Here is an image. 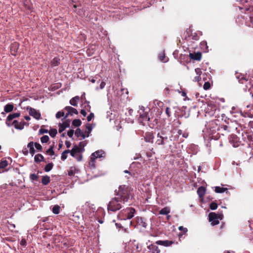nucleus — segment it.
<instances>
[{"label":"nucleus","mask_w":253,"mask_h":253,"mask_svg":"<svg viewBox=\"0 0 253 253\" xmlns=\"http://www.w3.org/2000/svg\"><path fill=\"white\" fill-rule=\"evenodd\" d=\"M117 197L112 199L108 205V210L116 211L123 207L129 199V191L126 186H120Z\"/></svg>","instance_id":"obj_1"},{"label":"nucleus","mask_w":253,"mask_h":253,"mask_svg":"<svg viewBox=\"0 0 253 253\" xmlns=\"http://www.w3.org/2000/svg\"><path fill=\"white\" fill-rule=\"evenodd\" d=\"M122 214H124V219H130L134 216L135 210L132 208H127L121 211ZM121 213L119 215L121 216Z\"/></svg>","instance_id":"obj_2"},{"label":"nucleus","mask_w":253,"mask_h":253,"mask_svg":"<svg viewBox=\"0 0 253 253\" xmlns=\"http://www.w3.org/2000/svg\"><path fill=\"white\" fill-rule=\"evenodd\" d=\"M209 220L211 223V225H215L219 223L218 216L214 212H211L209 215Z\"/></svg>","instance_id":"obj_3"},{"label":"nucleus","mask_w":253,"mask_h":253,"mask_svg":"<svg viewBox=\"0 0 253 253\" xmlns=\"http://www.w3.org/2000/svg\"><path fill=\"white\" fill-rule=\"evenodd\" d=\"M27 110L29 111V114L37 120L41 118V113L39 111L31 107H27Z\"/></svg>","instance_id":"obj_4"},{"label":"nucleus","mask_w":253,"mask_h":253,"mask_svg":"<svg viewBox=\"0 0 253 253\" xmlns=\"http://www.w3.org/2000/svg\"><path fill=\"white\" fill-rule=\"evenodd\" d=\"M229 142L234 147H237L240 145V142L239 141L238 138L234 135L230 136Z\"/></svg>","instance_id":"obj_5"},{"label":"nucleus","mask_w":253,"mask_h":253,"mask_svg":"<svg viewBox=\"0 0 253 253\" xmlns=\"http://www.w3.org/2000/svg\"><path fill=\"white\" fill-rule=\"evenodd\" d=\"M91 158H101L106 157L105 152L102 150H99L93 153L91 155Z\"/></svg>","instance_id":"obj_6"},{"label":"nucleus","mask_w":253,"mask_h":253,"mask_svg":"<svg viewBox=\"0 0 253 253\" xmlns=\"http://www.w3.org/2000/svg\"><path fill=\"white\" fill-rule=\"evenodd\" d=\"M64 109L68 112V113L65 116L66 118L69 115L73 116L74 114L77 115L78 114V111L77 110L71 106H67Z\"/></svg>","instance_id":"obj_7"},{"label":"nucleus","mask_w":253,"mask_h":253,"mask_svg":"<svg viewBox=\"0 0 253 253\" xmlns=\"http://www.w3.org/2000/svg\"><path fill=\"white\" fill-rule=\"evenodd\" d=\"M206 189L204 186L200 187L197 190V194L199 197L201 199V200L203 201V197L206 193Z\"/></svg>","instance_id":"obj_8"},{"label":"nucleus","mask_w":253,"mask_h":253,"mask_svg":"<svg viewBox=\"0 0 253 253\" xmlns=\"http://www.w3.org/2000/svg\"><path fill=\"white\" fill-rule=\"evenodd\" d=\"M173 242L170 241L165 240V241H157L156 242V244L159 245L163 246L165 247H169L172 244Z\"/></svg>","instance_id":"obj_9"},{"label":"nucleus","mask_w":253,"mask_h":253,"mask_svg":"<svg viewBox=\"0 0 253 253\" xmlns=\"http://www.w3.org/2000/svg\"><path fill=\"white\" fill-rule=\"evenodd\" d=\"M148 249L153 253H160L161 251L158 247L153 244L150 245L148 246Z\"/></svg>","instance_id":"obj_10"},{"label":"nucleus","mask_w":253,"mask_h":253,"mask_svg":"<svg viewBox=\"0 0 253 253\" xmlns=\"http://www.w3.org/2000/svg\"><path fill=\"white\" fill-rule=\"evenodd\" d=\"M20 114V113L16 112L15 113L9 115L7 118V121L12 120L14 118H18V117H19ZM6 123L8 126H10V124L9 123H8L7 122H6Z\"/></svg>","instance_id":"obj_11"},{"label":"nucleus","mask_w":253,"mask_h":253,"mask_svg":"<svg viewBox=\"0 0 253 253\" xmlns=\"http://www.w3.org/2000/svg\"><path fill=\"white\" fill-rule=\"evenodd\" d=\"M189 56L190 58L196 60H200L202 57L201 53L200 52H197L194 53H190L189 54Z\"/></svg>","instance_id":"obj_12"},{"label":"nucleus","mask_w":253,"mask_h":253,"mask_svg":"<svg viewBox=\"0 0 253 253\" xmlns=\"http://www.w3.org/2000/svg\"><path fill=\"white\" fill-rule=\"evenodd\" d=\"M158 139L156 143L158 145H164L165 144L164 141L167 139V137H163L159 133L158 134Z\"/></svg>","instance_id":"obj_13"},{"label":"nucleus","mask_w":253,"mask_h":253,"mask_svg":"<svg viewBox=\"0 0 253 253\" xmlns=\"http://www.w3.org/2000/svg\"><path fill=\"white\" fill-rule=\"evenodd\" d=\"M13 124L14 125L15 128L18 129H22L24 128V123L22 122L19 123L17 121H14Z\"/></svg>","instance_id":"obj_14"},{"label":"nucleus","mask_w":253,"mask_h":253,"mask_svg":"<svg viewBox=\"0 0 253 253\" xmlns=\"http://www.w3.org/2000/svg\"><path fill=\"white\" fill-rule=\"evenodd\" d=\"M80 100V97L79 96H76L73 98H72L70 100V104L72 105V106H77V104H78V102Z\"/></svg>","instance_id":"obj_15"},{"label":"nucleus","mask_w":253,"mask_h":253,"mask_svg":"<svg viewBox=\"0 0 253 253\" xmlns=\"http://www.w3.org/2000/svg\"><path fill=\"white\" fill-rule=\"evenodd\" d=\"M27 148L29 150L30 153L31 154V156H33V154L35 153V149L34 148V143L32 142H31L28 143Z\"/></svg>","instance_id":"obj_16"},{"label":"nucleus","mask_w":253,"mask_h":253,"mask_svg":"<svg viewBox=\"0 0 253 253\" xmlns=\"http://www.w3.org/2000/svg\"><path fill=\"white\" fill-rule=\"evenodd\" d=\"M227 190L228 189L226 188L220 187L219 186H216L215 187L214 191L216 193H223V192H224L225 191H227Z\"/></svg>","instance_id":"obj_17"},{"label":"nucleus","mask_w":253,"mask_h":253,"mask_svg":"<svg viewBox=\"0 0 253 253\" xmlns=\"http://www.w3.org/2000/svg\"><path fill=\"white\" fill-rule=\"evenodd\" d=\"M14 106L12 104H8L5 106L4 110L6 113H9L12 111L13 109Z\"/></svg>","instance_id":"obj_18"},{"label":"nucleus","mask_w":253,"mask_h":253,"mask_svg":"<svg viewBox=\"0 0 253 253\" xmlns=\"http://www.w3.org/2000/svg\"><path fill=\"white\" fill-rule=\"evenodd\" d=\"M159 58L161 61L163 62H166L168 60V58L166 57L165 54L164 52H162L159 53Z\"/></svg>","instance_id":"obj_19"},{"label":"nucleus","mask_w":253,"mask_h":253,"mask_svg":"<svg viewBox=\"0 0 253 253\" xmlns=\"http://www.w3.org/2000/svg\"><path fill=\"white\" fill-rule=\"evenodd\" d=\"M50 182V177L48 176H44L42 177V183L46 185L48 184Z\"/></svg>","instance_id":"obj_20"},{"label":"nucleus","mask_w":253,"mask_h":253,"mask_svg":"<svg viewBox=\"0 0 253 253\" xmlns=\"http://www.w3.org/2000/svg\"><path fill=\"white\" fill-rule=\"evenodd\" d=\"M75 135L79 137H82L83 139H84L86 136L82 132L80 129L78 128L76 129L75 132Z\"/></svg>","instance_id":"obj_21"},{"label":"nucleus","mask_w":253,"mask_h":253,"mask_svg":"<svg viewBox=\"0 0 253 253\" xmlns=\"http://www.w3.org/2000/svg\"><path fill=\"white\" fill-rule=\"evenodd\" d=\"M170 212V209L168 207H165L160 211V214L167 215Z\"/></svg>","instance_id":"obj_22"},{"label":"nucleus","mask_w":253,"mask_h":253,"mask_svg":"<svg viewBox=\"0 0 253 253\" xmlns=\"http://www.w3.org/2000/svg\"><path fill=\"white\" fill-rule=\"evenodd\" d=\"M246 87L247 89H248V91L250 92V94L252 95V97H253V86H252L251 83H249Z\"/></svg>","instance_id":"obj_23"},{"label":"nucleus","mask_w":253,"mask_h":253,"mask_svg":"<svg viewBox=\"0 0 253 253\" xmlns=\"http://www.w3.org/2000/svg\"><path fill=\"white\" fill-rule=\"evenodd\" d=\"M81 151V148L78 147H75L71 152V155L72 157H75V153L77 152H80Z\"/></svg>","instance_id":"obj_24"},{"label":"nucleus","mask_w":253,"mask_h":253,"mask_svg":"<svg viewBox=\"0 0 253 253\" xmlns=\"http://www.w3.org/2000/svg\"><path fill=\"white\" fill-rule=\"evenodd\" d=\"M60 207L58 205H55L52 209V212L55 214H58L60 212Z\"/></svg>","instance_id":"obj_25"},{"label":"nucleus","mask_w":253,"mask_h":253,"mask_svg":"<svg viewBox=\"0 0 253 253\" xmlns=\"http://www.w3.org/2000/svg\"><path fill=\"white\" fill-rule=\"evenodd\" d=\"M53 166V165L52 163H49L46 165L44 168L45 171L46 172L49 171L52 169Z\"/></svg>","instance_id":"obj_26"},{"label":"nucleus","mask_w":253,"mask_h":253,"mask_svg":"<svg viewBox=\"0 0 253 253\" xmlns=\"http://www.w3.org/2000/svg\"><path fill=\"white\" fill-rule=\"evenodd\" d=\"M153 139V136L151 133H148L145 138L146 141H148V142H152Z\"/></svg>","instance_id":"obj_27"},{"label":"nucleus","mask_w":253,"mask_h":253,"mask_svg":"<svg viewBox=\"0 0 253 253\" xmlns=\"http://www.w3.org/2000/svg\"><path fill=\"white\" fill-rule=\"evenodd\" d=\"M53 66H57L59 63V59L57 57L54 58L51 62Z\"/></svg>","instance_id":"obj_28"},{"label":"nucleus","mask_w":253,"mask_h":253,"mask_svg":"<svg viewBox=\"0 0 253 253\" xmlns=\"http://www.w3.org/2000/svg\"><path fill=\"white\" fill-rule=\"evenodd\" d=\"M73 125L75 126H79L81 125V121L79 119L74 120L73 121Z\"/></svg>","instance_id":"obj_29"},{"label":"nucleus","mask_w":253,"mask_h":253,"mask_svg":"<svg viewBox=\"0 0 253 253\" xmlns=\"http://www.w3.org/2000/svg\"><path fill=\"white\" fill-rule=\"evenodd\" d=\"M49 140V137L47 135H44L41 138L42 143H46Z\"/></svg>","instance_id":"obj_30"},{"label":"nucleus","mask_w":253,"mask_h":253,"mask_svg":"<svg viewBox=\"0 0 253 253\" xmlns=\"http://www.w3.org/2000/svg\"><path fill=\"white\" fill-rule=\"evenodd\" d=\"M7 162L6 160L3 161L0 163V168L4 169L7 166Z\"/></svg>","instance_id":"obj_31"},{"label":"nucleus","mask_w":253,"mask_h":253,"mask_svg":"<svg viewBox=\"0 0 253 253\" xmlns=\"http://www.w3.org/2000/svg\"><path fill=\"white\" fill-rule=\"evenodd\" d=\"M75 168H71L70 169L68 170V175L69 176H73L74 175L75 173Z\"/></svg>","instance_id":"obj_32"},{"label":"nucleus","mask_w":253,"mask_h":253,"mask_svg":"<svg viewBox=\"0 0 253 253\" xmlns=\"http://www.w3.org/2000/svg\"><path fill=\"white\" fill-rule=\"evenodd\" d=\"M49 133L51 137H53L57 134V130L55 129H52L49 131Z\"/></svg>","instance_id":"obj_33"},{"label":"nucleus","mask_w":253,"mask_h":253,"mask_svg":"<svg viewBox=\"0 0 253 253\" xmlns=\"http://www.w3.org/2000/svg\"><path fill=\"white\" fill-rule=\"evenodd\" d=\"M210 208L211 210H214L215 209H217V205L216 203H214V202H212L211 204H210Z\"/></svg>","instance_id":"obj_34"},{"label":"nucleus","mask_w":253,"mask_h":253,"mask_svg":"<svg viewBox=\"0 0 253 253\" xmlns=\"http://www.w3.org/2000/svg\"><path fill=\"white\" fill-rule=\"evenodd\" d=\"M211 87V84L209 82H206L203 86V88L205 90H208Z\"/></svg>","instance_id":"obj_35"},{"label":"nucleus","mask_w":253,"mask_h":253,"mask_svg":"<svg viewBox=\"0 0 253 253\" xmlns=\"http://www.w3.org/2000/svg\"><path fill=\"white\" fill-rule=\"evenodd\" d=\"M64 115V113L63 112H61V111H59V112H58L56 115V117L57 118V119H59L61 117H63Z\"/></svg>","instance_id":"obj_36"},{"label":"nucleus","mask_w":253,"mask_h":253,"mask_svg":"<svg viewBox=\"0 0 253 253\" xmlns=\"http://www.w3.org/2000/svg\"><path fill=\"white\" fill-rule=\"evenodd\" d=\"M94 127V125L88 124L86 125V128L88 129V133L91 131L92 129Z\"/></svg>","instance_id":"obj_37"},{"label":"nucleus","mask_w":253,"mask_h":253,"mask_svg":"<svg viewBox=\"0 0 253 253\" xmlns=\"http://www.w3.org/2000/svg\"><path fill=\"white\" fill-rule=\"evenodd\" d=\"M30 178L32 180H37L38 179V176L36 174H31L30 175Z\"/></svg>","instance_id":"obj_38"},{"label":"nucleus","mask_w":253,"mask_h":253,"mask_svg":"<svg viewBox=\"0 0 253 253\" xmlns=\"http://www.w3.org/2000/svg\"><path fill=\"white\" fill-rule=\"evenodd\" d=\"M65 127H66V126L65 125H64V124L62 125H60L59 126V132L60 133H61V132H62L64 130V129H65Z\"/></svg>","instance_id":"obj_39"},{"label":"nucleus","mask_w":253,"mask_h":253,"mask_svg":"<svg viewBox=\"0 0 253 253\" xmlns=\"http://www.w3.org/2000/svg\"><path fill=\"white\" fill-rule=\"evenodd\" d=\"M94 117V114L92 113H90V114L87 117V121H90L92 118H93Z\"/></svg>","instance_id":"obj_40"},{"label":"nucleus","mask_w":253,"mask_h":253,"mask_svg":"<svg viewBox=\"0 0 253 253\" xmlns=\"http://www.w3.org/2000/svg\"><path fill=\"white\" fill-rule=\"evenodd\" d=\"M74 131L73 129L69 130L67 134L70 137H72L74 134Z\"/></svg>","instance_id":"obj_41"},{"label":"nucleus","mask_w":253,"mask_h":253,"mask_svg":"<svg viewBox=\"0 0 253 253\" xmlns=\"http://www.w3.org/2000/svg\"><path fill=\"white\" fill-rule=\"evenodd\" d=\"M47 153H48L50 156H52L53 155V151L52 148L48 149L47 151Z\"/></svg>","instance_id":"obj_42"},{"label":"nucleus","mask_w":253,"mask_h":253,"mask_svg":"<svg viewBox=\"0 0 253 253\" xmlns=\"http://www.w3.org/2000/svg\"><path fill=\"white\" fill-rule=\"evenodd\" d=\"M34 145H35L37 150H40L42 148V146L39 143H35Z\"/></svg>","instance_id":"obj_43"},{"label":"nucleus","mask_w":253,"mask_h":253,"mask_svg":"<svg viewBox=\"0 0 253 253\" xmlns=\"http://www.w3.org/2000/svg\"><path fill=\"white\" fill-rule=\"evenodd\" d=\"M39 132L41 134H43V133H47L48 132V130H47V129H46L45 128H41L40 129Z\"/></svg>","instance_id":"obj_44"},{"label":"nucleus","mask_w":253,"mask_h":253,"mask_svg":"<svg viewBox=\"0 0 253 253\" xmlns=\"http://www.w3.org/2000/svg\"><path fill=\"white\" fill-rule=\"evenodd\" d=\"M195 71L197 75L201 76L202 74V71L200 68H196L195 69Z\"/></svg>","instance_id":"obj_45"},{"label":"nucleus","mask_w":253,"mask_h":253,"mask_svg":"<svg viewBox=\"0 0 253 253\" xmlns=\"http://www.w3.org/2000/svg\"><path fill=\"white\" fill-rule=\"evenodd\" d=\"M179 230L183 231L184 233H186L187 232V229L184 228L183 226H179L178 227Z\"/></svg>","instance_id":"obj_46"},{"label":"nucleus","mask_w":253,"mask_h":253,"mask_svg":"<svg viewBox=\"0 0 253 253\" xmlns=\"http://www.w3.org/2000/svg\"><path fill=\"white\" fill-rule=\"evenodd\" d=\"M135 241H134V242H133L132 244H133V245L135 247V248H136V250L137 252H140V249L139 247V245L138 244H135Z\"/></svg>","instance_id":"obj_47"},{"label":"nucleus","mask_w":253,"mask_h":253,"mask_svg":"<svg viewBox=\"0 0 253 253\" xmlns=\"http://www.w3.org/2000/svg\"><path fill=\"white\" fill-rule=\"evenodd\" d=\"M141 116L143 118V121H148L149 120V118H148L147 115L145 114H144V115H141Z\"/></svg>","instance_id":"obj_48"},{"label":"nucleus","mask_w":253,"mask_h":253,"mask_svg":"<svg viewBox=\"0 0 253 253\" xmlns=\"http://www.w3.org/2000/svg\"><path fill=\"white\" fill-rule=\"evenodd\" d=\"M105 85V83L104 82H102L100 84L99 88L102 89L103 88H104Z\"/></svg>","instance_id":"obj_49"},{"label":"nucleus","mask_w":253,"mask_h":253,"mask_svg":"<svg viewBox=\"0 0 253 253\" xmlns=\"http://www.w3.org/2000/svg\"><path fill=\"white\" fill-rule=\"evenodd\" d=\"M201 78L200 76L198 75V76H196V77L194 78V79L193 81H194V82H199V81H200V80H201Z\"/></svg>","instance_id":"obj_50"},{"label":"nucleus","mask_w":253,"mask_h":253,"mask_svg":"<svg viewBox=\"0 0 253 253\" xmlns=\"http://www.w3.org/2000/svg\"><path fill=\"white\" fill-rule=\"evenodd\" d=\"M95 164L94 159H91L90 161L89 162V165H90L91 167H94Z\"/></svg>","instance_id":"obj_51"},{"label":"nucleus","mask_w":253,"mask_h":253,"mask_svg":"<svg viewBox=\"0 0 253 253\" xmlns=\"http://www.w3.org/2000/svg\"><path fill=\"white\" fill-rule=\"evenodd\" d=\"M26 244V241L25 239H22L21 241L20 244L22 246H25Z\"/></svg>","instance_id":"obj_52"},{"label":"nucleus","mask_w":253,"mask_h":253,"mask_svg":"<svg viewBox=\"0 0 253 253\" xmlns=\"http://www.w3.org/2000/svg\"><path fill=\"white\" fill-rule=\"evenodd\" d=\"M81 113L84 117H85L86 115V113L84 109H82L81 111Z\"/></svg>","instance_id":"obj_53"},{"label":"nucleus","mask_w":253,"mask_h":253,"mask_svg":"<svg viewBox=\"0 0 253 253\" xmlns=\"http://www.w3.org/2000/svg\"><path fill=\"white\" fill-rule=\"evenodd\" d=\"M34 158H43V157L41 154H38L35 156Z\"/></svg>","instance_id":"obj_54"},{"label":"nucleus","mask_w":253,"mask_h":253,"mask_svg":"<svg viewBox=\"0 0 253 253\" xmlns=\"http://www.w3.org/2000/svg\"><path fill=\"white\" fill-rule=\"evenodd\" d=\"M166 112L168 116H170V115H169V108H166Z\"/></svg>","instance_id":"obj_55"},{"label":"nucleus","mask_w":253,"mask_h":253,"mask_svg":"<svg viewBox=\"0 0 253 253\" xmlns=\"http://www.w3.org/2000/svg\"><path fill=\"white\" fill-rule=\"evenodd\" d=\"M25 119L27 121H29L30 120V117L29 116H25Z\"/></svg>","instance_id":"obj_56"},{"label":"nucleus","mask_w":253,"mask_h":253,"mask_svg":"<svg viewBox=\"0 0 253 253\" xmlns=\"http://www.w3.org/2000/svg\"><path fill=\"white\" fill-rule=\"evenodd\" d=\"M35 161L36 162V163H38V162H40L41 161V159H35Z\"/></svg>","instance_id":"obj_57"},{"label":"nucleus","mask_w":253,"mask_h":253,"mask_svg":"<svg viewBox=\"0 0 253 253\" xmlns=\"http://www.w3.org/2000/svg\"><path fill=\"white\" fill-rule=\"evenodd\" d=\"M66 145H67V147H68V148H69V147H70V142H66Z\"/></svg>","instance_id":"obj_58"},{"label":"nucleus","mask_w":253,"mask_h":253,"mask_svg":"<svg viewBox=\"0 0 253 253\" xmlns=\"http://www.w3.org/2000/svg\"><path fill=\"white\" fill-rule=\"evenodd\" d=\"M90 81L92 83H94L95 82V80L94 79H92L90 80Z\"/></svg>","instance_id":"obj_59"},{"label":"nucleus","mask_w":253,"mask_h":253,"mask_svg":"<svg viewBox=\"0 0 253 253\" xmlns=\"http://www.w3.org/2000/svg\"><path fill=\"white\" fill-rule=\"evenodd\" d=\"M85 104H86V105H87V107H88V108H89V109H90V106H89V104H89V102H86V103H85Z\"/></svg>","instance_id":"obj_60"},{"label":"nucleus","mask_w":253,"mask_h":253,"mask_svg":"<svg viewBox=\"0 0 253 253\" xmlns=\"http://www.w3.org/2000/svg\"><path fill=\"white\" fill-rule=\"evenodd\" d=\"M124 172L125 173H129V172L128 170H125Z\"/></svg>","instance_id":"obj_61"},{"label":"nucleus","mask_w":253,"mask_h":253,"mask_svg":"<svg viewBox=\"0 0 253 253\" xmlns=\"http://www.w3.org/2000/svg\"><path fill=\"white\" fill-rule=\"evenodd\" d=\"M14 46H17V44H16V43H15L14 44H13V45H12V47H13Z\"/></svg>","instance_id":"obj_62"},{"label":"nucleus","mask_w":253,"mask_h":253,"mask_svg":"<svg viewBox=\"0 0 253 253\" xmlns=\"http://www.w3.org/2000/svg\"><path fill=\"white\" fill-rule=\"evenodd\" d=\"M186 94L184 93V92H183L182 93V95L183 96H185Z\"/></svg>","instance_id":"obj_63"},{"label":"nucleus","mask_w":253,"mask_h":253,"mask_svg":"<svg viewBox=\"0 0 253 253\" xmlns=\"http://www.w3.org/2000/svg\"><path fill=\"white\" fill-rule=\"evenodd\" d=\"M74 7L76 8L77 7L76 5H74Z\"/></svg>","instance_id":"obj_64"}]
</instances>
